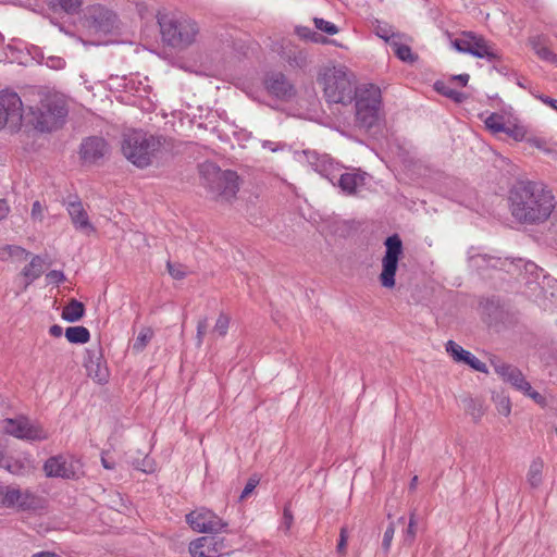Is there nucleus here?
I'll list each match as a JSON object with an SVG mask.
<instances>
[{"label": "nucleus", "instance_id": "obj_51", "mask_svg": "<svg viewBox=\"0 0 557 557\" xmlns=\"http://www.w3.org/2000/svg\"><path fill=\"white\" fill-rule=\"evenodd\" d=\"M46 65L50 69L60 70L65 65V61L60 57H49L46 61Z\"/></svg>", "mask_w": 557, "mask_h": 557}, {"label": "nucleus", "instance_id": "obj_57", "mask_svg": "<svg viewBox=\"0 0 557 557\" xmlns=\"http://www.w3.org/2000/svg\"><path fill=\"white\" fill-rule=\"evenodd\" d=\"M522 393L528 395L529 397H531L532 399H534L537 403H541L543 400V396L540 393L533 391L531 386H530V391L522 392Z\"/></svg>", "mask_w": 557, "mask_h": 557}, {"label": "nucleus", "instance_id": "obj_42", "mask_svg": "<svg viewBox=\"0 0 557 557\" xmlns=\"http://www.w3.org/2000/svg\"><path fill=\"white\" fill-rule=\"evenodd\" d=\"M394 533H395V528H394V524L391 523L385 532H384V535H383V541H382V547L385 552H388L389 548H391V544H392V541H393V537H394Z\"/></svg>", "mask_w": 557, "mask_h": 557}, {"label": "nucleus", "instance_id": "obj_27", "mask_svg": "<svg viewBox=\"0 0 557 557\" xmlns=\"http://www.w3.org/2000/svg\"><path fill=\"white\" fill-rule=\"evenodd\" d=\"M85 314V306L83 302L71 299L69 304L63 308L61 317L67 322H77Z\"/></svg>", "mask_w": 557, "mask_h": 557}, {"label": "nucleus", "instance_id": "obj_31", "mask_svg": "<svg viewBox=\"0 0 557 557\" xmlns=\"http://www.w3.org/2000/svg\"><path fill=\"white\" fill-rule=\"evenodd\" d=\"M231 323V317L221 312L215 321V324L211 331L210 338H220L226 336Z\"/></svg>", "mask_w": 557, "mask_h": 557}, {"label": "nucleus", "instance_id": "obj_62", "mask_svg": "<svg viewBox=\"0 0 557 557\" xmlns=\"http://www.w3.org/2000/svg\"><path fill=\"white\" fill-rule=\"evenodd\" d=\"M34 557H61L54 553H50V552H41V553H38L36 554Z\"/></svg>", "mask_w": 557, "mask_h": 557}, {"label": "nucleus", "instance_id": "obj_64", "mask_svg": "<svg viewBox=\"0 0 557 557\" xmlns=\"http://www.w3.org/2000/svg\"><path fill=\"white\" fill-rule=\"evenodd\" d=\"M377 35H379L381 38L385 39L386 41L389 39L388 32H386V30H383V29H382V30L377 32Z\"/></svg>", "mask_w": 557, "mask_h": 557}, {"label": "nucleus", "instance_id": "obj_47", "mask_svg": "<svg viewBox=\"0 0 557 557\" xmlns=\"http://www.w3.org/2000/svg\"><path fill=\"white\" fill-rule=\"evenodd\" d=\"M259 483V480L256 479V478H250L248 480V482L246 483L240 496H239V499L243 500L245 498H247L251 493L252 491L256 488V486L258 485Z\"/></svg>", "mask_w": 557, "mask_h": 557}, {"label": "nucleus", "instance_id": "obj_39", "mask_svg": "<svg viewBox=\"0 0 557 557\" xmlns=\"http://www.w3.org/2000/svg\"><path fill=\"white\" fill-rule=\"evenodd\" d=\"M209 326L208 318H201L197 322V333H196V346L199 348L203 344L205 335L207 334V330Z\"/></svg>", "mask_w": 557, "mask_h": 557}, {"label": "nucleus", "instance_id": "obj_6", "mask_svg": "<svg viewBox=\"0 0 557 557\" xmlns=\"http://www.w3.org/2000/svg\"><path fill=\"white\" fill-rule=\"evenodd\" d=\"M201 173L206 178V186L212 196L222 201L233 199L238 189V175L231 170L222 171L214 164H206L201 168Z\"/></svg>", "mask_w": 557, "mask_h": 557}, {"label": "nucleus", "instance_id": "obj_4", "mask_svg": "<svg viewBox=\"0 0 557 557\" xmlns=\"http://www.w3.org/2000/svg\"><path fill=\"white\" fill-rule=\"evenodd\" d=\"M323 86L324 97L327 102L350 104L354 100L355 75L345 66L327 67L319 78Z\"/></svg>", "mask_w": 557, "mask_h": 557}, {"label": "nucleus", "instance_id": "obj_26", "mask_svg": "<svg viewBox=\"0 0 557 557\" xmlns=\"http://www.w3.org/2000/svg\"><path fill=\"white\" fill-rule=\"evenodd\" d=\"M529 44L540 59L550 63L557 62V54L546 47V40L543 36L531 37Z\"/></svg>", "mask_w": 557, "mask_h": 557}, {"label": "nucleus", "instance_id": "obj_55", "mask_svg": "<svg viewBox=\"0 0 557 557\" xmlns=\"http://www.w3.org/2000/svg\"><path fill=\"white\" fill-rule=\"evenodd\" d=\"M101 465L107 470H112V469H114V466H115L114 461L111 460L110 458H108L107 454H104V453H102V455H101Z\"/></svg>", "mask_w": 557, "mask_h": 557}, {"label": "nucleus", "instance_id": "obj_60", "mask_svg": "<svg viewBox=\"0 0 557 557\" xmlns=\"http://www.w3.org/2000/svg\"><path fill=\"white\" fill-rule=\"evenodd\" d=\"M540 99L557 111V99L549 98L547 96H541Z\"/></svg>", "mask_w": 557, "mask_h": 557}, {"label": "nucleus", "instance_id": "obj_40", "mask_svg": "<svg viewBox=\"0 0 557 557\" xmlns=\"http://www.w3.org/2000/svg\"><path fill=\"white\" fill-rule=\"evenodd\" d=\"M416 524H417L416 515L411 513L410 518H409L408 528L405 533V540H404L405 543L408 545H410L414 541L416 533H417Z\"/></svg>", "mask_w": 557, "mask_h": 557}, {"label": "nucleus", "instance_id": "obj_41", "mask_svg": "<svg viewBox=\"0 0 557 557\" xmlns=\"http://www.w3.org/2000/svg\"><path fill=\"white\" fill-rule=\"evenodd\" d=\"M524 269L528 273H530L534 277L535 282H537V283L540 282L541 276L543 277L544 270L542 268H540L537 264H535L534 262H531V261L525 262Z\"/></svg>", "mask_w": 557, "mask_h": 557}, {"label": "nucleus", "instance_id": "obj_9", "mask_svg": "<svg viewBox=\"0 0 557 557\" xmlns=\"http://www.w3.org/2000/svg\"><path fill=\"white\" fill-rule=\"evenodd\" d=\"M385 253L382 259L381 285L385 288L395 286V275L403 255V242L397 234L388 236L384 243Z\"/></svg>", "mask_w": 557, "mask_h": 557}, {"label": "nucleus", "instance_id": "obj_61", "mask_svg": "<svg viewBox=\"0 0 557 557\" xmlns=\"http://www.w3.org/2000/svg\"><path fill=\"white\" fill-rule=\"evenodd\" d=\"M505 133L512 136L515 139L522 137V133L519 129H510L506 127Z\"/></svg>", "mask_w": 557, "mask_h": 557}, {"label": "nucleus", "instance_id": "obj_33", "mask_svg": "<svg viewBox=\"0 0 557 557\" xmlns=\"http://www.w3.org/2000/svg\"><path fill=\"white\" fill-rule=\"evenodd\" d=\"M152 337H153V330L151 327H143L139 331V333L132 346L133 351L136 354L144 351Z\"/></svg>", "mask_w": 557, "mask_h": 557}, {"label": "nucleus", "instance_id": "obj_18", "mask_svg": "<svg viewBox=\"0 0 557 557\" xmlns=\"http://www.w3.org/2000/svg\"><path fill=\"white\" fill-rule=\"evenodd\" d=\"M84 366L88 375L97 382L104 383L108 381L109 371L99 343L86 349Z\"/></svg>", "mask_w": 557, "mask_h": 557}, {"label": "nucleus", "instance_id": "obj_14", "mask_svg": "<svg viewBox=\"0 0 557 557\" xmlns=\"http://www.w3.org/2000/svg\"><path fill=\"white\" fill-rule=\"evenodd\" d=\"M23 119V103L14 91L0 92V129L9 125L12 129L20 127Z\"/></svg>", "mask_w": 557, "mask_h": 557}, {"label": "nucleus", "instance_id": "obj_38", "mask_svg": "<svg viewBox=\"0 0 557 557\" xmlns=\"http://www.w3.org/2000/svg\"><path fill=\"white\" fill-rule=\"evenodd\" d=\"M313 23L317 29L326 33L327 35H335L338 33V27L323 18L314 17Z\"/></svg>", "mask_w": 557, "mask_h": 557}, {"label": "nucleus", "instance_id": "obj_16", "mask_svg": "<svg viewBox=\"0 0 557 557\" xmlns=\"http://www.w3.org/2000/svg\"><path fill=\"white\" fill-rule=\"evenodd\" d=\"M110 145L100 136H90L84 139L81 144L79 154L85 164L99 165L110 154Z\"/></svg>", "mask_w": 557, "mask_h": 557}, {"label": "nucleus", "instance_id": "obj_19", "mask_svg": "<svg viewBox=\"0 0 557 557\" xmlns=\"http://www.w3.org/2000/svg\"><path fill=\"white\" fill-rule=\"evenodd\" d=\"M494 371L505 381L510 383L520 392L530 391V383L525 380L522 372L515 366L500 360H493Z\"/></svg>", "mask_w": 557, "mask_h": 557}, {"label": "nucleus", "instance_id": "obj_28", "mask_svg": "<svg viewBox=\"0 0 557 557\" xmlns=\"http://www.w3.org/2000/svg\"><path fill=\"white\" fill-rule=\"evenodd\" d=\"M462 403H463L466 412L472 417V420L474 422H479L485 412L483 401L478 398L468 397V398H465L462 400Z\"/></svg>", "mask_w": 557, "mask_h": 557}, {"label": "nucleus", "instance_id": "obj_53", "mask_svg": "<svg viewBox=\"0 0 557 557\" xmlns=\"http://www.w3.org/2000/svg\"><path fill=\"white\" fill-rule=\"evenodd\" d=\"M539 284L542 286L543 289H545L546 287L557 289V280L546 274H543L542 282H539Z\"/></svg>", "mask_w": 557, "mask_h": 557}, {"label": "nucleus", "instance_id": "obj_15", "mask_svg": "<svg viewBox=\"0 0 557 557\" xmlns=\"http://www.w3.org/2000/svg\"><path fill=\"white\" fill-rule=\"evenodd\" d=\"M186 522L199 533H219L227 527V523L218 515L206 508L196 509L186 515Z\"/></svg>", "mask_w": 557, "mask_h": 557}, {"label": "nucleus", "instance_id": "obj_25", "mask_svg": "<svg viewBox=\"0 0 557 557\" xmlns=\"http://www.w3.org/2000/svg\"><path fill=\"white\" fill-rule=\"evenodd\" d=\"M44 259L40 256L35 255L32 257L29 263L23 268L21 275L25 278L24 289L41 276L44 273Z\"/></svg>", "mask_w": 557, "mask_h": 557}, {"label": "nucleus", "instance_id": "obj_5", "mask_svg": "<svg viewBox=\"0 0 557 557\" xmlns=\"http://www.w3.org/2000/svg\"><path fill=\"white\" fill-rule=\"evenodd\" d=\"M158 24L163 42L172 48L188 47L195 41L199 32L195 21L172 13H159Z\"/></svg>", "mask_w": 557, "mask_h": 557}, {"label": "nucleus", "instance_id": "obj_13", "mask_svg": "<svg viewBox=\"0 0 557 557\" xmlns=\"http://www.w3.org/2000/svg\"><path fill=\"white\" fill-rule=\"evenodd\" d=\"M3 432L20 440L42 441L48 437L47 432L26 417L3 420Z\"/></svg>", "mask_w": 557, "mask_h": 557}, {"label": "nucleus", "instance_id": "obj_36", "mask_svg": "<svg viewBox=\"0 0 557 557\" xmlns=\"http://www.w3.org/2000/svg\"><path fill=\"white\" fill-rule=\"evenodd\" d=\"M65 13L76 14L81 10L82 0H53Z\"/></svg>", "mask_w": 557, "mask_h": 557}, {"label": "nucleus", "instance_id": "obj_49", "mask_svg": "<svg viewBox=\"0 0 557 557\" xmlns=\"http://www.w3.org/2000/svg\"><path fill=\"white\" fill-rule=\"evenodd\" d=\"M10 252L11 258H17L20 260H26L30 256V252H28L23 247L16 245H12V251Z\"/></svg>", "mask_w": 557, "mask_h": 557}, {"label": "nucleus", "instance_id": "obj_2", "mask_svg": "<svg viewBox=\"0 0 557 557\" xmlns=\"http://www.w3.org/2000/svg\"><path fill=\"white\" fill-rule=\"evenodd\" d=\"M162 144L163 138L161 136L133 129L123 135L121 150L131 163L144 169L152 163Z\"/></svg>", "mask_w": 557, "mask_h": 557}, {"label": "nucleus", "instance_id": "obj_52", "mask_svg": "<svg viewBox=\"0 0 557 557\" xmlns=\"http://www.w3.org/2000/svg\"><path fill=\"white\" fill-rule=\"evenodd\" d=\"M473 260L476 262L483 261L484 263H486L487 265H490L492 268H497V265L499 263V258L487 256V255L478 256V257L473 258Z\"/></svg>", "mask_w": 557, "mask_h": 557}, {"label": "nucleus", "instance_id": "obj_8", "mask_svg": "<svg viewBox=\"0 0 557 557\" xmlns=\"http://www.w3.org/2000/svg\"><path fill=\"white\" fill-rule=\"evenodd\" d=\"M306 154L317 172L326 177L333 185L337 184L342 191L347 195H354L359 187L366 184V173L345 172L341 173L337 177L335 174L329 172L325 157L320 158L315 152H306Z\"/></svg>", "mask_w": 557, "mask_h": 557}, {"label": "nucleus", "instance_id": "obj_20", "mask_svg": "<svg viewBox=\"0 0 557 557\" xmlns=\"http://www.w3.org/2000/svg\"><path fill=\"white\" fill-rule=\"evenodd\" d=\"M265 88L272 96L281 100H289L295 96V87L281 72H272L265 78Z\"/></svg>", "mask_w": 557, "mask_h": 557}, {"label": "nucleus", "instance_id": "obj_56", "mask_svg": "<svg viewBox=\"0 0 557 557\" xmlns=\"http://www.w3.org/2000/svg\"><path fill=\"white\" fill-rule=\"evenodd\" d=\"M9 213V206L4 199H0V221Z\"/></svg>", "mask_w": 557, "mask_h": 557}, {"label": "nucleus", "instance_id": "obj_43", "mask_svg": "<svg viewBox=\"0 0 557 557\" xmlns=\"http://www.w3.org/2000/svg\"><path fill=\"white\" fill-rule=\"evenodd\" d=\"M46 280L49 284H57L65 281V275L62 271L59 270H51L46 274Z\"/></svg>", "mask_w": 557, "mask_h": 557}, {"label": "nucleus", "instance_id": "obj_17", "mask_svg": "<svg viewBox=\"0 0 557 557\" xmlns=\"http://www.w3.org/2000/svg\"><path fill=\"white\" fill-rule=\"evenodd\" d=\"M63 206H65L71 222L76 231L87 235L96 232V228L90 222L88 213L77 195L70 196L67 200L63 201Z\"/></svg>", "mask_w": 557, "mask_h": 557}, {"label": "nucleus", "instance_id": "obj_7", "mask_svg": "<svg viewBox=\"0 0 557 557\" xmlns=\"http://www.w3.org/2000/svg\"><path fill=\"white\" fill-rule=\"evenodd\" d=\"M33 123L40 132H51L59 128L64 123L67 115V108L64 100L58 97H46L40 104L33 109Z\"/></svg>", "mask_w": 557, "mask_h": 557}, {"label": "nucleus", "instance_id": "obj_30", "mask_svg": "<svg viewBox=\"0 0 557 557\" xmlns=\"http://www.w3.org/2000/svg\"><path fill=\"white\" fill-rule=\"evenodd\" d=\"M543 461L537 458V459H534L530 467H529V471H528V474H527V480H528V483L530 484L531 487H539L542 483V480H543Z\"/></svg>", "mask_w": 557, "mask_h": 557}, {"label": "nucleus", "instance_id": "obj_3", "mask_svg": "<svg viewBox=\"0 0 557 557\" xmlns=\"http://www.w3.org/2000/svg\"><path fill=\"white\" fill-rule=\"evenodd\" d=\"M356 126L367 132L376 127L383 119L382 92L374 84L359 85L354 95Z\"/></svg>", "mask_w": 557, "mask_h": 557}, {"label": "nucleus", "instance_id": "obj_11", "mask_svg": "<svg viewBox=\"0 0 557 557\" xmlns=\"http://www.w3.org/2000/svg\"><path fill=\"white\" fill-rule=\"evenodd\" d=\"M116 14L102 7L95 5L89 9L85 18V27L90 35L106 36L117 28Z\"/></svg>", "mask_w": 557, "mask_h": 557}, {"label": "nucleus", "instance_id": "obj_58", "mask_svg": "<svg viewBox=\"0 0 557 557\" xmlns=\"http://www.w3.org/2000/svg\"><path fill=\"white\" fill-rule=\"evenodd\" d=\"M49 333L51 336L60 337L63 333V329L58 324H53L52 326H50Z\"/></svg>", "mask_w": 557, "mask_h": 557}, {"label": "nucleus", "instance_id": "obj_34", "mask_svg": "<svg viewBox=\"0 0 557 557\" xmlns=\"http://www.w3.org/2000/svg\"><path fill=\"white\" fill-rule=\"evenodd\" d=\"M435 89L443 96L454 100L457 103H460L465 100V95L462 92L453 89L443 82H436Z\"/></svg>", "mask_w": 557, "mask_h": 557}, {"label": "nucleus", "instance_id": "obj_59", "mask_svg": "<svg viewBox=\"0 0 557 557\" xmlns=\"http://www.w3.org/2000/svg\"><path fill=\"white\" fill-rule=\"evenodd\" d=\"M469 74H459L453 77L454 81H457L461 86H466L469 82Z\"/></svg>", "mask_w": 557, "mask_h": 557}, {"label": "nucleus", "instance_id": "obj_46", "mask_svg": "<svg viewBox=\"0 0 557 557\" xmlns=\"http://www.w3.org/2000/svg\"><path fill=\"white\" fill-rule=\"evenodd\" d=\"M294 521V516L288 507H285L283 510V518L281 528L284 529L286 532L289 531L292 524Z\"/></svg>", "mask_w": 557, "mask_h": 557}, {"label": "nucleus", "instance_id": "obj_35", "mask_svg": "<svg viewBox=\"0 0 557 557\" xmlns=\"http://www.w3.org/2000/svg\"><path fill=\"white\" fill-rule=\"evenodd\" d=\"M503 116L497 113H492L486 120H485V126L488 128L492 133L497 134L500 132H505L506 127L503 122Z\"/></svg>", "mask_w": 557, "mask_h": 557}, {"label": "nucleus", "instance_id": "obj_29", "mask_svg": "<svg viewBox=\"0 0 557 557\" xmlns=\"http://www.w3.org/2000/svg\"><path fill=\"white\" fill-rule=\"evenodd\" d=\"M65 337L72 344H85L90 339V333L85 326H70L65 330Z\"/></svg>", "mask_w": 557, "mask_h": 557}, {"label": "nucleus", "instance_id": "obj_45", "mask_svg": "<svg viewBox=\"0 0 557 557\" xmlns=\"http://www.w3.org/2000/svg\"><path fill=\"white\" fill-rule=\"evenodd\" d=\"M166 268L170 275L175 280H182L185 276V271L181 264H173L169 261Z\"/></svg>", "mask_w": 557, "mask_h": 557}, {"label": "nucleus", "instance_id": "obj_54", "mask_svg": "<svg viewBox=\"0 0 557 557\" xmlns=\"http://www.w3.org/2000/svg\"><path fill=\"white\" fill-rule=\"evenodd\" d=\"M12 245H0V260L7 261L11 258Z\"/></svg>", "mask_w": 557, "mask_h": 557}, {"label": "nucleus", "instance_id": "obj_48", "mask_svg": "<svg viewBox=\"0 0 557 557\" xmlns=\"http://www.w3.org/2000/svg\"><path fill=\"white\" fill-rule=\"evenodd\" d=\"M347 540H348L347 529L342 528L341 532H339V540H338L337 547H336L337 553H339V554L346 553Z\"/></svg>", "mask_w": 557, "mask_h": 557}, {"label": "nucleus", "instance_id": "obj_32", "mask_svg": "<svg viewBox=\"0 0 557 557\" xmlns=\"http://www.w3.org/2000/svg\"><path fill=\"white\" fill-rule=\"evenodd\" d=\"M475 38V34L472 32H463L461 37L456 38L451 41L453 47L462 53H469L472 50V44Z\"/></svg>", "mask_w": 557, "mask_h": 557}, {"label": "nucleus", "instance_id": "obj_63", "mask_svg": "<svg viewBox=\"0 0 557 557\" xmlns=\"http://www.w3.org/2000/svg\"><path fill=\"white\" fill-rule=\"evenodd\" d=\"M417 484H418V476L414 475L411 481H410V484H409V488L410 490H414L417 487Z\"/></svg>", "mask_w": 557, "mask_h": 557}, {"label": "nucleus", "instance_id": "obj_21", "mask_svg": "<svg viewBox=\"0 0 557 557\" xmlns=\"http://www.w3.org/2000/svg\"><path fill=\"white\" fill-rule=\"evenodd\" d=\"M0 467L15 475H24L34 470L33 460L28 456L5 453H0Z\"/></svg>", "mask_w": 557, "mask_h": 557}, {"label": "nucleus", "instance_id": "obj_1", "mask_svg": "<svg viewBox=\"0 0 557 557\" xmlns=\"http://www.w3.org/2000/svg\"><path fill=\"white\" fill-rule=\"evenodd\" d=\"M512 216L527 224L546 221L554 208L555 197L541 182L521 181L513 185L509 193Z\"/></svg>", "mask_w": 557, "mask_h": 557}, {"label": "nucleus", "instance_id": "obj_50", "mask_svg": "<svg viewBox=\"0 0 557 557\" xmlns=\"http://www.w3.org/2000/svg\"><path fill=\"white\" fill-rule=\"evenodd\" d=\"M497 410L503 416H509L511 411V405L508 398L502 397L497 401Z\"/></svg>", "mask_w": 557, "mask_h": 557}, {"label": "nucleus", "instance_id": "obj_10", "mask_svg": "<svg viewBox=\"0 0 557 557\" xmlns=\"http://www.w3.org/2000/svg\"><path fill=\"white\" fill-rule=\"evenodd\" d=\"M42 469L47 478L77 480L84 474L81 460L70 455H57L48 458Z\"/></svg>", "mask_w": 557, "mask_h": 557}, {"label": "nucleus", "instance_id": "obj_24", "mask_svg": "<svg viewBox=\"0 0 557 557\" xmlns=\"http://www.w3.org/2000/svg\"><path fill=\"white\" fill-rule=\"evenodd\" d=\"M470 54L479 59H486L490 62H494L500 59V53L495 48V46L487 41L484 37L478 35H475L473 40Z\"/></svg>", "mask_w": 557, "mask_h": 557}, {"label": "nucleus", "instance_id": "obj_23", "mask_svg": "<svg viewBox=\"0 0 557 557\" xmlns=\"http://www.w3.org/2000/svg\"><path fill=\"white\" fill-rule=\"evenodd\" d=\"M29 495L23 494L18 488L0 485V508L18 507L21 509H28L30 503L28 502Z\"/></svg>", "mask_w": 557, "mask_h": 557}, {"label": "nucleus", "instance_id": "obj_37", "mask_svg": "<svg viewBox=\"0 0 557 557\" xmlns=\"http://www.w3.org/2000/svg\"><path fill=\"white\" fill-rule=\"evenodd\" d=\"M395 54L405 62H413L414 55L409 46L403 44H394L393 45Z\"/></svg>", "mask_w": 557, "mask_h": 557}, {"label": "nucleus", "instance_id": "obj_12", "mask_svg": "<svg viewBox=\"0 0 557 557\" xmlns=\"http://www.w3.org/2000/svg\"><path fill=\"white\" fill-rule=\"evenodd\" d=\"M211 534L196 539L189 544L193 557H222L230 554L226 550L232 547V543L219 533Z\"/></svg>", "mask_w": 557, "mask_h": 557}, {"label": "nucleus", "instance_id": "obj_44", "mask_svg": "<svg viewBox=\"0 0 557 557\" xmlns=\"http://www.w3.org/2000/svg\"><path fill=\"white\" fill-rule=\"evenodd\" d=\"M45 207L40 203V201L36 200L33 206H32V212H30V216L34 221H39L41 222L42 219H44V213H45Z\"/></svg>", "mask_w": 557, "mask_h": 557}, {"label": "nucleus", "instance_id": "obj_22", "mask_svg": "<svg viewBox=\"0 0 557 557\" xmlns=\"http://www.w3.org/2000/svg\"><path fill=\"white\" fill-rule=\"evenodd\" d=\"M446 351L453 357L456 362H463L475 371L486 373L487 368L484 362L478 359L470 351L463 349L460 345L454 341L446 343Z\"/></svg>", "mask_w": 557, "mask_h": 557}]
</instances>
